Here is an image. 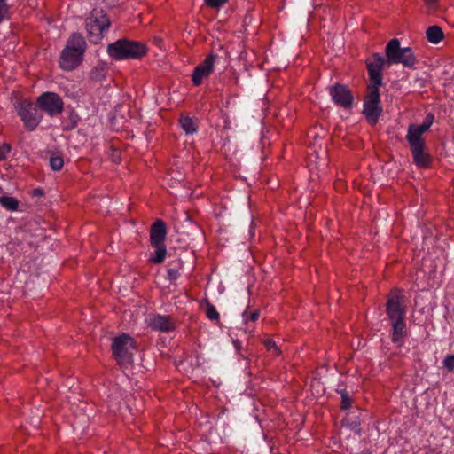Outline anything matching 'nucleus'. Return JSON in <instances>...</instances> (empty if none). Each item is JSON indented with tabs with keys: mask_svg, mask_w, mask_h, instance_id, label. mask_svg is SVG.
<instances>
[{
	"mask_svg": "<svg viewBox=\"0 0 454 454\" xmlns=\"http://www.w3.org/2000/svg\"><path fill=\"white\" fill-rule=\"evenodd\" d=\"M86 46V42L81 34H72L61 52L59 59L60 67L67 71L76 68L82 60Z\"/></svg>",
	"mask_w": 454,
	"mask_h": 454,
	"instance_id": "obj_1",
	"label": "nucleus"
},
{
	"mask_svg": "<svg viewBox=\"0 0 454 454\" xmlns=\"http://www.w3.org/2000/svg\"><path fill=\"white\" fill-rule=\"evenodd\" d=\"M146 51L145 44L124 38L119 39L107 46L108 55L116 60L139 59L145 55Z\"/></svg>",
	"mask_w": 454,
	"mask_h": 454,
	"instance_id": "obj_2",
	"label": "nucleus"
},
{
	"mask_svg": "<svg viewBox=\"0 0 454 454\" xmlns=\"http://www.w3.org/2000/svg\"><path fill=\"white\" fill-rule=\"evenodd\" d=\"M111 22L101 9H94L85 20V28L89 41L94 44L101 42L110 27Z\"/></svg>",
	"mask_w": 454,
	"mask_h": 454,
	"instance_id": "obj_3",
	"label": "nucleus"
},
{
	"mask_svg": "<svg viewBox=\"0 0 454 454\" xmlns=\"http://www.w3.org/2000/svg\"><path fill=\"white\" fill-rule=\"evenodd\" d=\"M112 354L117 364L125 367L133 363L136 351V343L128 333H121L113 339L111 345Z\"/></svg>",
	"mask_w": 454,
	"mask_h": 454,
	"instance_id": "obj_4",
	"label": "nucleus"
},
{
	"mask_svg": "<svg viewBox=\"0 0 454 454\" xmlns=\"http://www.w3.org/2000/svg\"><path fill=\"white\" fill-rule=\"evenodd\" d=\"M385 52L388 65L402 64L409 68L415 67L417 60L411 49L409 47L401 48L398 39H391L386 46Z\"/></svg>",
	"mask_w": 454,
	"mask_h": 454,
	"instance_id": "obj_5",
	"label": "nucleus"
},
{
	"mask_svg": "<svg viewBox=\"0 0 454 454\" xmlns=\"http://www.w3.org/2000/svg\"><path fill=\"white\" fill-rule=\"evenodd\" d=\"M166 224L162 220H156L151 226L150 242L154 247V254L151 256L150 261L153 263H161L167 254L164 241L166 239Z\"/></svg>",
	"mask_w": 454,
	"mask_h": 454,
	"instance_id": "obj_6",
	"label": "nucleus"
},
{
	"mask_svg": "<svg viewBox=\"0 0 454 454\" xmlns=\"http://www.w3.org/2000/svg\"><path fill=\"white\" fill-rule=\"evenodd\" d=\"M380 104V88L367 86V92L364 100L363 113L368 122L372 125H375L378 122L379 117L382 112V108Z\"/></svg>",
	"mask_w": 454,
	"mask_h": 454,
	"instance_id": "obj_7",
	"label": "nucleus"
},
{
	"mask_svg": "<svg viewBox=\"0 0 454 454\" xmlns=\"http://www.w3.org/2000/svg\"><path fill=\"white\" fill-rule=\"evenodd\" d=\"M18 115L24 123V127L28 131H33L39 125L43 115L38 111L36 106L27 99H22L16 105Z\"/></svg>",
	"mask_w": 454,
	"mask_h": 454,
	"instance_id": "obj_8",
	"label": "nucleus"
},
{
	"mask_svg": "<svg viewBox=\"0 0 454 454\" xmlns=\"http://www.w3.org/2000/svg\"><path fill=\"white\" fill-rule=\"evenodd\" d=\"M406 312L403 291L400 289H393L388 294L386 302V313L388 319L390 321L405 319Z\"/></svg>",
	"mask_w": 454,
	"mask_h": 454,
	"instance_id": "obj_9",
	"label": "nucleus"
},
{
	"mask_svg": "<svg viewBox=\"0 0 454 454\" xmlns=\"http://www.w3.org/2000/svg\"><path fill=\"white\" fill-rule=\"evenodd\" d=\"M36 105L51 116L61 114L64 108L62 98L57 93L49 91L37 98Z\"/></svg>",
	"mask_w": 454,
	"mask_h": 454,
	"instance_id": "obj_10",
	"label": "nucleus"
},
{
	"mask_svg": "<svg viewBox=\"0 0 454 454\" xmlns=\"http://www.w3.org/2000/svg\"><path fill=\"white\" fill-rule=\"evenodd\" d=\"M217 59L218 56L215 53L210 52L200 64L194 67L192 74V82L194 86L201 85L203 81L209 77L215 70Z\"/></svg>",
	"mask_w": 454,
	"mask_h": 454,
	"instance_id": "obj_11",
	"label": "nucleus"
},
{
	"mask_svg": "<svg viewBox=\"0 0 454 454\" xmlns=\"http://www.w3.org/2000/svg\"><path fill=\"white\" fill-rule=\"evenodd\" d=\"M387 62L380 54L375 53L372 59L366 61L367 71L370 79L368 86H374L380 88L382 85V69Z\"/></svg>",
	"mask_w": 454,
	"mask_h": 454,
	"instance_id": "obj_12",
	"label": "nucleus"
},
{
	"mask_svg": "<svg viewBox=\"0 0 454 454\" xmlns=\"http://www.w3.org/2000/svg\"><path fill=\"white\" fill-rule=\"evenodd\" d=\"M410 145L413 163L419 168H428L432 164V157L426 152V143L407 141Z\"/></svg>",
	"mask_w": 454,
	"mask_h": 454,
	"instance_id": "obj_13",
	"label": "nucleus"
},
{
	"mask_svg": "<svg viewBox=\"0 0 454 454\" xmlns=\"http://www.w3.org/2000/svg\"><path fill=\"white\" fill-rule=\"evenodd\" d=\"M332 100L338 106L349 108L353 104V95L347 85L337 83L329 89Z\"/></svg>",
	"mask_w": 454,
	"mask_h": 454,
	"instance_id": "obj_14",
	"label": "nucleus"
},
{
	"mask_svg": "<svg viewBox=\"0 0 454 454\" xmlns=\"http://www.w3.org/2000/svg\"><path fill=\"white\" fill-rule=\"evenodd\" d=\"M150 326L157 331L170 332L176 327L175 322L170 316L155 315L150 319Z\"/></svg>",
	"mask_w": 454,
	"mask_h": 454,
	"instance_id": "obj_15",
	"label": "nucleus"
},
{
	"mask_svg": "<svg viewBox=\"0 0 454 454\" xmlns=\"http://www.w3.org/2000/svg\"><path fill=\"white\" fill-rule=\"evenodd\" d=\"M392 335L391 340L399 347L403 343V337L406 335L405 319L391 320Z\"/></svg>",
	"mask_w": 454,
	"mask_h": 454,
	"instance_id": "obj_16",
	"label": "nucleus"
},
{
	"mask_svg": "<svg viewBox=\"0 0 454 454\" xmlns=\"http://www.w3.org/2000/svg\"><path fill=\"white\" fill-rule=\"evenodd\" d=\"M430 129V122H423L420 125L411 124L406 135L407 141L425 142L422 135Z\"/></svg>",
	"mask_w": 454,
	"mask_h": 454,
	"instance_id": "obj_17",
	"label": "nucleus"
},
{
	"mask_svg": "<svg viewBox=\"0 0 454 454\" xmlns=\"http://www.w3.org/2000/svg\"><path fill=\"white\" fill-rule=\"evenodd\" d=\"M443 38V32L438 26H431L427 30V39L432 43H438Z\"/></svg>",
	"mask_w": 454,
	"mask_h": 454,
	"instance_id": "obj_18",
	"label": "nucleus"
},
{
	"mask_svg": "<svg viewBox=\"0 0 454 454\" xmlns=\"http://www.w3.org/2000/svg\"><path fill=\"white\" fill-rule=\"evenodd\" d=\"M179 124L186 134H193L198 129V125L194 120L189 116H182L179 119Z\"/></svg>",
	"mask_w": 454,
	"mask_h": 454,
	"instance_id": "obj_19",
	"label": "nucleus"
},
{
	"mask_svg": "<svg viewBox=\"0 0 454 454\" xmlns=\"http://www.w3.org/2000/svg\"><path fill=\"white\" fill-rule=\"evenodd\" d=\"M0 204L9 211H15L19 207V201L15 198L10 196L1 197Z\"/></svg>",
	"mask_w": 454,
	"mask_h": 454,
	"instance_id": "obj_20",
	"label": "nucleus"
},
{
	"mask_svg": "<svg viewBox=\"0 0 454 454\" xmlns=\"http://www.w3.org/2000/svg\"><path fill=\"white\" fill-rule=\"evenodd\" d=\"M262 342L268 350V352H270L272 356L280 355L281 350L273 340L266 338L262 339Z\"/></svg>",
	"mask_w": 454,
	"mask_h": 454,
	"instance_id": "obj_21",
	"label": "nucleus"
},
{
	"mask_svg": "<svg viewBox=\"0 0 454 454\" xmlns=\"http://www.w3.org/2000/svg\"><path fill=\"white\" fill-rule=\"evenodd\" d=\"M259 310H254L252 312L245 311L242 314L243 321L247 325V328H250V323H254L259 318Z\"/></svg>",
	"mask_w": 454,
	"mask_h": 454,
	"instance_id": "obj_22",
	"label": "nucleus"
},
{
	"mask_svg": "<svg viewBox=\"0 0 454 454\" xmlns=\"http://www.w3.org/2000/svg\"><path fill=\"white\" fill-rule=\"evenodd\" d=\"M64 165V160L62 156L59 154H52L50 158V166L52 170L59 171Z\"/></svg>",
	"mask_w": 454,
	"mask_h": 454,
	"instance_id": "obj_23",
	"label": "nucleus"
},
{
	"mask_svg": "<svg viewBox=\"0 0 454 454\" xmlns=\"http://www.w3.org/2000/svg\"><path fill=\"white\" fill-rule=\"evenodd\" d=\"M206 315L211 321H219L220 319L219 313L217 312L215 307L211 303H207L206 306Z\"/></svg>",
	"mask_w": 454,
	"mask_h": 454,
	"instance_id": "obj_24",
	"label": "nucleus"
},
{
	"mask_svg": "<svg viewBox=\"0 0 454 454\" xmlns=\"http://www.w3.org/2000/svg\"><path fill=\"white\" fill-rule=\"evenodd\" d=\"M105 69L104 67H94L90 72V78L96 81H101L105 77Z\"/></svg>",
	"mask_w": 454,
	"mask_h": 454,
	"instance_id": "obj_25",
	"label": "nucleus"
},
{
	"mask_svg": "<svg viewBox=\"0 0 454 454\" xmlns=\"http://www.w3.org/2000/svg\"><path fill=\"white\" fill-rule=\"evenodd\" d=\"M341 403L340 407L342 410H348L351 407L352 400L348 396V394L346 390H342L341 392Z\"/></svg>",
	"mask_w": 454,
	"mask_h": 454,
	"instance_id": "obj_26",
	"label": "nucleus"
},
{
	"mask_svg": "<svg viewBox=\"0 0 454 454\" xmlns=\"http://www.w3.org/2000/svg\"><path fill=\"white\" fill-rule=\"evenodd\" d=\"M11 153V145L9 144H0V161L4 160Z\"/></svg>",
	"mask_w": 454,
	"mask_h": 454,
	"instance_id": "obj_27",
	"label": "nucleus"
},
{
	"mask_svg": "<svg viewBox=\"0 0 454 454\" xmlns=\"http://www.w3.org/2000/svg\"><path fill=\"white\" fill-rule=\"evenodd\" d=\"M443 366L450 372L454 371V355L447 356L442 361Z\"/></svg>",
	"mask_w": 454,
	"mask_h": 454,
	"instance_id": "obj_28",
	"label": "nucleus"
},
{
	"mask_svg": "<svg viewBox=\"0 0 454 454\" xmlns=\"http://www.w3.org/2000/svg\"><path fill=\"white\" fill-rule=\"evenodd\" d=\"M228 0H205L206 4L213 8H218L226 4Z\"/></svg>",
	"mask_w": 454,
	"mask_h": 454,
	"instance_id": "obj_29",
	"label": "nucleus"
},
{
	"mask_svg": "<svg viewBox=\"0 0 454 454\" xmlns=\"http://www.w3.org/2000/svg\"><path fill=\"white\" fill-rule=\"evenodd\" d=\"M8 12L5 0H0V22L4 20Z\"/></svg>",
	"mask_w": 454,
	"mask_h": 454,
	"instance_id": "obj_30",
	"label": "nucleus"
},
{
	"mask_svg": "<svg viewBox=\"0 0 454 454\" xmlns=\"http://www.w3.org/2000/svg\"><path fill=\"white\" fill-rule=\"evenodd\" d=\"M168 278L170 280H176L178 278L179 274H178L176 270H175V269H168Z\"/></svg>",
	"mask_w": 454,
	"mask_h": 454,
	"instance_id": "obj_31",
	"label": "nucleus"
},
{
	"mask_svg": "<svg viewBox=\"0 0 454 454\" xmlns=\"http://www.w3.org/2000/svg\"><path fill=\"white\" fill-rule=\"evenodd\" d=\"M434 121V115L432 114H428L426 117L425 122H430V126L432 125Z\"/></svg>",
	"mask_w": 454,
	"mask_h": 454,
	"instance_id": "obj_32",
	"label": "nucleus"
},
{
	"mask_svg": "<svg viewBox=\"0 0 454 454\" xmlns=\"http://www.w3.org/2000/svg\"><path fill=\"white\" fill-rule=\"evenodd\" d=\"M426 2L428 5H433L436 4L437 0H426Z\"/></svg>",
	"mask_w": 454,
	"mask_h": 454,
	"instance_id": "obj_33",
	"label": "nucleus"
}]
</instances>
